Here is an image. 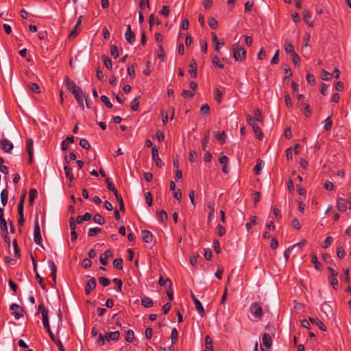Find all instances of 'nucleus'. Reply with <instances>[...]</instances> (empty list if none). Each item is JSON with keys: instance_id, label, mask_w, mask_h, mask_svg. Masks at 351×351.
<instances>
[{"instance_id": "1", "label": "nucleus", "mask_w": 351, "mask_h": 351, "mask_svg": "<svg viewBox=\"0 0 351 351\" xmlns=\"http://www.w3.org/2000/svg\"><path fill=\"white\" fill-rule=\"evenodd\" d=\"M38 310L42 314L43 326H44L45 328L46 329L47 332H48L51 339L56 344V346H58L60 351H65L60 340L56 341L55 338H54V335L53 334V332L51 330L50 326H49V321L48 310L45 308L43 303H41L38 306Z\"/></svg>"}, {"instance_id": "2", "label": "nucleus", "mask_w": 351, "mask_h": 351, "mask_svg": "<svg viewBox=\"0 0 351 351\" xmlns=\"http://www.w3.org/2000/svg\"><path fill=\"white\" fill-rule=\"evenodd\" d=\"M233 56L236 61H243L246 58V51L243 47H240L238 43H235L233 47Z\"/></svg>"}, {"instance_id": "3", "label": "nucleus", "mask_w": 351, "mask_h": 351, "mask_svg": "<svg viewBox=\"0 0 351 351\" xmlns=\"http://www.w3.org/2000/svg\"><path fill=\"white\" fill-rule=\"evenodd\" d=\"M250 312L252 314L258 319H261L263 317V309L260 304L254 302L250 306Z\"/></svg>"}, {"instance_id": "4", "label": "nucleus", "mask_w": 351, "mask_h": 351, "mask_svg": "<svg viewBox=\"0 0 351 351\" xmlns=\"http://www.w3.org/2000/svg\"><path fill=\"white\" fill-rule=\"evenodd\" d=\"M10 310L12 311V315L16 319H19L23 316L24 309L16 304H12L10 306Z\"/></svg>"}, {"instance_id": "5", "label": "nucleus", "mask_w": 351, "mask_h": 351, "mask_svg": "<svg viewBox=\"0 0 351 351\" xmlns=\"http://www.w3.org/2000/svg\"><path fill=\"white\" fill-rule=\"evenodd\" d=\"M34 240L37 245H42V237L40 234V230L38 220H36L35 221V226L34 229Z\"/></svg>"}, {"instance_id": "6", "label": "nucleus", "mask_w": 351, "mask_h": 351, "mask_svg": "<svg viewBox=\"0 0 351 351\" xmlns=\"http://www.w3.org/2000/svg\"><path fill=\"white\" fill-rule=\"evenodd\" d=\"M13 147L12 143L6 138H3L0 141V148L5 153H10Z\"/></svg>"}, {"instance_id": "7", "label": "nucleus", "mask_w": 351, "mask_h": 351, "mask_svg": "<svg viewBox=\"0 0 351 351\" xmlns=\"http://www.w3.org/2000/svg\"><path fill=\"white\" fill-rule=\"evenodd\" d=\"M64 84L68 90H71L73 93L77 91V89H80L79 86H77L75 82L71 80L68 76H65L64 78Z\"/></svg>"}, {"instance_id": "8", "label": "nucleus", "mask_w": 351, "mask_h": 351, "mask_svg": "<svg viewBox=\"0 0 351 351\" xmlns=\"http://www.w3.org/2000/svg\"><path fill=\"white\" fill-rule=\"evenodd\" d=\"M304 21L310 27L314 26V21L312 19L311 12L308 10H304L302 12Z\"/></svg>"}, {"instance_id": "9", "label": "nucleus", "mask_w": 351, "mask_h": 351, "mask_svg": "<svg viewBox=\"0 0 351 351\" xmlns=\"http://www.w3.org/2000/svg\"><path fill=\"white\" fill-rule=\"evenodd\" d=\"M73 94L77 104H79L80 107L81 108V109L84 110V101H83L84 93H83L82 90L81 88L77 89V91L73 93Z\"/></svg>"}, {"instance_id": "10", "label": "nucleus", "mask_w": 351, "mask_h": 351, "mask_svg": "<svg viewBox=\"0 0 351 351\" xmlns=\"http://www.w3.org/2000/svg\"><path fill=\"white\" fill-rule=\"evenodd\" d=\"M348 202L346 199L338 197L337 198V208L339 212L344 213L347 210Z\"/></svg>"}, {"instance_id": "11", "label": "nucleus", "mask_w": 351, "mask_h": 351, "mask_svg": "<svg viewBox=\"0 0 351 351\" xmlns=\"http://www.w3.org/2000/svg\"><path fill=\"white\" fill-rule=\"evenodd\" d=\"M152 159L156 162V165L158 167H161L162 165V160L158 156V150L156 146H153L152 149Z\"/></svg>"}, {"instance_id": "12", "label": "nucleus", "mask_w": 351, "mask_h": 351, "mask_svg": "<svg viewBox=\"0 0 351 351\" xmlns=\"http://www.w3.org/2000/svg\"><path fill=\"white\" fill-rule=\"evenodd\" d=\"M125 38L126 40L130 44H133L135 41V34L133 32H132L131 27L130 25H128L127 27V29L125 34Z\"/></svg>"}, {"instance_id": "13", "label": "nucleus", "mask_w": 351, "mask_h": 351, "mask_svg": "<svg viewBox=\"0 0 351 351\" xmlns=\"http://www.w3.org/2000/svg\"><path fill=\"white\" fill-rule=\"evenodd\" d=\"M96 287V280L94 278L88 280L85 286V293L89 295Z\"/></svg>"}, {"instance_id": "14", "label": "nucleus", "mask_w": 351, "mask_h": 351, "mask_svg": "<svg viewBox=\"0 0 351 351\" xmlns=\"http://www.w3.org/2000/svg\"><path fill=\"white\" fill-rule=\"evenodd\" d=\"M112 256V252L110 250H106L104 254L100 256V263L103 265H108V259Z\"/></svg>"}, {"instance_id": "15", "label": "nucleus", "mask_w": 351, "mask_h": 351, "mask_svg": "<svg viewBox=\"0 0 351 351\" xmlns=\"http://www.w3.org/2000/svg\"><path fill=\"white\" fill-rule=\"evenodd\" d=\"M189 68L190 69L189 70V73L191 75V77L192 78L197 77V63L194 59H192L191 60Z\"/></svg>"}, {"instance_id": "16", "label": "nucleus", "mask_w": 351, "mask_h": 351, "mask_svg": "<svg viewBox=\"0 0 351 351\" xmlns=\"http://www.w3.org/2000/svg\"><path fill=\"white\" fill-rule=\"evenodd\" d=\"M120 333L119 331H114L107 332L105 335V339L107 341L110 340L117 341L119 339Z\"/></svg>"}, {"instance_id": "17", "label": "nucleus", "mask_w": 351, "mask_h": 351, "mask_svg": "<svg viewBox=\"0 0 351 351\" xmlns=\"http://www.w3.org/2000/svg\"><path fill=\"white\" fill-rule=\"evenodd\" d=\"M142 239L144 242L147 243H150L153 239V235L149 230H145L142 231L141 233Z\"/></svg>"}, {"instance_id": "18", "label": "nucleus", "mask_w": 351, "mask_h": 351, "mask_svg": "<svg viewBox=\"0 0 351 351\" xmlns=\"http://www.w3.org/2000/svg\"><path fill=\"white\" fill-rule=\"evenodd\" d=\"M7 222L3 217V209L0 208V229L2 232H6Z\"/></svg>"}, {"instance_id": "19", "label": "nucleus", "mask_w": 351, "mask_h": 351, "mask_svg": "<svg viewBox=\"0 0 351 351\" xmlns=\"http://www.w3.org/2000/svg\"><path fill=\"white\" fill-rule=\"evenodd\" d=\"M310 322L319 327L322 331H326V327L324 324L317 318L309 317Z\"/></svg>"}, {"instance_id": "20", "label": "nucleus", "mask_w": 351, "mask_h": 351, "mask_svg": "<svg viewBox=\"0 0 351 351\" xmlns=\"http://www.w3.org/2000/svg\"><path fill=\"white\" fill-rule=\"evenodd\" d=\"M263 344L267 348H269L272 345V339L269 334L264 333L263 335Z\"/></svg>"}, {"instance_id": "21", "label": "nucleus", "mask_w": 351, "mask_h": 351, "mask_svg": "<svg viewBox=\"0 0 351 351\" xmlns=\"http://www.w3.org/2000/svg\"><path fill=\"white\" fill-rule=\"evenodd\" d=\"M211 36H212V40H213V43L215 44V50L217 51H219V47L223 46L224 43L223 42L219 43L218 41L217 34L215 32H212Z\"/></svg>"}, {"instance_id": "22", "label": "nucleus", "mask_w": 351, "mask_h": 351, "mask_svg": "<svg viewBox=\"0 0 351 351\" xmlns=\"http://www.w3.org/2000/svg\"><path fill=\"white\" fill-rule=\"evenodd\" d=\"M193 302L195 304L196 310L198 311L199 314L202 317H204L205 315V312L202 303L199 302L198 299H195Z\"/></svg>"}, {"instance_id": "23", "label": "nucleus", "mask_w": 351, "mask_h": 351, "mask_svg": "<svg viewBox=\"0 0 351 351\" xmlns=\"http://www.w3.org/2000/svg\"><path fill=\"white\" fill-rule=\"evenodd\" d=\"M25 197H26V193H24L22 195L21 199L19 201V203L18 205L19 215H23L24 202H25Z\"/></svg>"}, {"instance_id": "24", "label": "nucleus", "mask_w": 351, "mask_h": 351, "mask_svg": "<svg viewBox=\"0 0 351 351\" xmlns=\"http://www.w3.org/2000/svg\"><path fill=\"white\" fill-rule=\"evenodd\" d=\"M64 169L66 178L69 180L71 182H73V180H74V176L72 173L71 168L68 165H65L64 167Z\"/></svg>"}, {"instance_id": "25", "label": "nucleus", "mask_w": 351, "mask_h": 351, "mask_svg": "<svg viewBox=\"0 0 351 351\" xmlns=\"http://www.w3.org/2000/svg\"><path fill=\"white\" fill-rule=\"evenodd\" d=\"M92 218V215L89 213H86L82 216H78L76 219V222L78 224L82 223L84 221H89Z\"/></svg>"}, {"instance_id": "26", "label": "nucleus", "mask_w": 351, "mask_h": 351, "mask_svg": "<svg viewBox=\"0 0 351 351\" xmlns=\"http://www.w3.org/2000/svg\"><path fill=\"white\" fill-rule=\"evenodd\" d=\"M285 51L286 53H290L291 55L295 53L293 45L288 40L285 42Z\"/></svg>"}, {"instance_id": "27", "label": "nucleus", "mask_w": 351, "mask_h": 351, "mask_svg": "<svg viewBox=\"0 0 351 351\" xmlns=\"http://www.w3.org/2000/svg\"><path fill=\"white\" fill-rule=\"evenodd\" d=\"M8 191L6 189L2 190L1 192V202L3 206H5L8 203Z\"/></svg>"}, {"instance_id": "28", "label": "nucleus", "mask_w": 351, "mask_h": 351, "mask_svg": "<svg viewBox=\"0 0 351 351\" xmlns=\"http://www.w3.org/2000/svg\"><path fill=\"white\" fill-rule=\"evenodd\" d=\"M158 283L160 286L167 287L168 289L172 287V282L170 279H164L162 276H160L158 280Z\"/></svg>"}, {"instance_id": "29", "label": "nucleus", "mask_w": 351, "mask_h": 351, "mask_svg": "<svg viewBox=\"0 0 351 351\" xmlns=\"http://www.w3.org/2000/svg\"><path fill=\"white\" fill-rule=\"evenodd\" d=\"M106 182L107 184L108 189L109 191H111L112 192H113L114 195L116 194L117 193H118V191L115 188L114 184L112 183V182L110 178H106Z\"/></svg>"}, {"instance_id": "30", "label": "nucleus", "mask_w": 351, "mask_h": 351, "mask_svg": "<svg viewBox=\"0 0 351 351\" xmlns=\"http://www.w3.org/2000/svg\"><path fill=\"white\" fill-rule=\"evenodd\" d=\"M311 256V262L314 264L315 267L317 270H320L322 267V265L317 260V257L315 254H312Z\"/></svg>"}, {"instance_id": "31", "label": "nucleus", "mask_w": 351, "mask_h": 351, "mask_svg": "<svg viewBox=\"0 0 351 351\" xmlns=\"http://www.w3.org/2000/svg\"><path fill=\"white\" fill-rule=\"evenodd\" d=\"M141 304L145 308H149L153 306V301L148 297H143L141 299Z\"/></svg>"}, {"instance_id": "32", "label": "nucleus", "mask_w": 351, "mask_h": 351, "mask_svg": "<svg viewBox=\"0 0 351 351\" xmlns=\"http://www.w3.org/2000/svg\"><path fill=\"white\" fill-rule=\"evenodd\" d=\"M252 130L254 132L255 136L258 140H262L263 138L264 134L262 132L261 129L258 125L254 126L252 128Z\"/></svg>"}, {"instance_id": "33", "label": "nucleus", "mask_w": 351, "mask_h": 351, "mask_svg": "<svg viewBox=\"0 0 351 351\" xmlns=\"http://www.w3.org/2000/svg\"><path fill=\"white\" fill-rule=\"evenodd\" d=\"M258 224V218L256 216H251L250 218V222H247L245 225L246 229L247 231H249L252 225H256Z\"/></svg>"}, {"instance_id": "34", "label": "nucleus", "mask_w": 351, "mask_h": 351, "mask_svg": "<svg viewBox=\"0 0 351 351\" xmlns=\"http://www.w3.org/2000/svg\"><path fill=\"white\" fill-rule=\"evenodd\" d=\"M215 138L220 141L221 144H223L226 141V135L224 132H215Z\"/></svg>"}, {"instance_id": "35", "label": "nucleus", "mask_w": 351, "mask_h": 351, "mask_svg": "<svg viewBox=\"0 0 351 351\" xmlns=\"http://www.w3.org/2000/svg\"><path fill=\"white\" fill-rule=\"evenodd\" d=\"M114 196L116 197V199L117 202L119 204L120 210L121 211H125V207H124V202L122 197L119 194V193H117L114 194Z\"/></svg>"}, {"instance_id": "36", "label": "nucleus", "mask_w": 351, "mask_h": 351, "mask_svg": "<svg viewBox=\"0 0 351 351\" xmlns=\"http://www.w3.org/2000/svg\"><path fill=\"white\" fill-rule=\"evenodd\" d=\"M157 216H158V219L160 221H161L162 222L166 221L168 219V215H167V212L163 210L158 212Z\"/></svg>"}, {"instance_id": "37", "label": "nucleus", "mask_w": 351, "mask_h": 351, "mask_svg": "<svg viewBox=\"0 0 351 351\" xmlns=\"http://www.w3.org/2000/svg\"><path fill=\"white\" fill-rule=\"evenodd\" d=\"M101 232V229L100 228L96 227L90 228L88 232V236L90 237H93L96 234L100 233Z\"/></svg>"}, {"instance_id": "38", "label": "nucleus", "mask_w": 351, "mask_h": 351, "mask_svg": "<svg viewBox=\"0 0 351 351\" xmlns=\"http://www.w3.org/2000/svg\"><path fill=\"white\" fill-rule=\"evenodd\" d=\"M178 332L176 328H173L171 330V340L172 344L176 343L178 341Z\"/></svg>"}, {"instance_id": "39", "label": "nucleus", "mask_w": 351, "mask_h": 351, "mask_svg": "<svg viewBox=\"0 0 351 351\" xmlns=\"http://www.w3.org/2000/svg\"><path fill=\"white\" fill-rule=\"evenodd\" d=\"M254 119L256 121L260 122L261 123H263V117L262 115V112L259 109H256L254 112Z\"/></svg>"}, {"instance_id": "40", "label": "nucleus", "mask_w": 351, "mask_h": 351, "mask_svg": "<svg viewBox=\"0 0 351 351\" xmlns=\"http://www.w3.org/2000/svg\"><path fill=\"white\" fill-rule=\"evenodd\" d=\"M27 152L29 156L32 158V155L33 154V142L32 139L27 140Z\"/></svg>"}, {"instance_id": "41", "label": "nucleus", "mask_w": 351, "mask_h": 351, "mask_svg": "<svg viewBox=\"0 0 351 351\" xmlns=\"http://www.w3.org/2000/svg\"><path fill=\"white\" fill-rule=\"evenodd\" d=\"M262 164L263 161L261 160H258L256 165H255L254 168V172L256 175H258L261 173V169H262Z\"/></svg>"}, {"instance_id": "42", "label": "nucleus", "mask_w": 351, "mask_h": 351, "mask_svg": "<svg viewBox=\"0 0 351 351\" xmlns=\"http://www.w3.org/2000/svg\"><path fill=\"white\" fill-rule=\"evenodd\" d=\"M37 193H38L36 189H30L29 194V201L31 204H33L34 200L35 199V198L37 196Z\"/></svg>"}, {"instance_id": "43", "label": "nucleus", "mask_w": 351, "mask_h": 351, "mask_svg": "<svg viewBox=\"0 0 351 351\" xmlns=\"http://www.w3.org/2000/svg\"><path fill=\"white\" fill-rule=\"evenodd\" d=\"M343 274L342 276V280L346 283L350 282L349 278V269L348 267L343 268Z\"/></svg>"}, {"instance_id": "44", "label": "nucleus", "mask_w": 351, "mask_h": 351, "mask_svg": "<svg viewBox=\"0 0 351 351\" xmlns=\"http://www.w3.org/2000/svg\"><path fill=\"white\" fill-rule=\"evenodd\" d=\"M93 221L95 223H99L100 225H103L105 223L104 218L99 214L95 215V216L93 217Z\"/></svg>"}, {"instance_id": "45", "label": "nucleus", "mask_w": 351, "mask_h": 351, "mask_svg": "<svg viewBox=\"0 0 351 351\" xmlns=\"http://www.w3.org/2000/svg\"><path fill=\"white\" fill-rule=\"evenodd\" d=\"M134 339V332L132 330H128L125 335V341L128 342H132Z\"/></svg>"}, {"instance_id": "46", "label": "nucleus", "mask_w": 351, "mask_h": 351, "mask_svg": "<svg viewBox=\"0 0 351 351\" xmlns=\"http://www.w3.org/2000/svg\"><path fill=\"white\" fill-rule=\"evenodd\" d=\"M223 98V93L219 89H215V99L218 103L220 104Z\"/></svg>"}, {"instance_id": "47", "label": "nucleus", "mask_w": 351, "mask_h": 351, "mask_svg": "<svg viewBox=\"0 0 351 351\" xmlns=\"http://www.w3.org/2000/svg\"><path fill=\"white\" fill-rule=\"evenodd\" d=\"M113 266L117 269H123V260L121 258H116L113 261Z\"/></svg>"}, {"instance_id": "48", "label": "nucleus", "mask_w": 351, "mask_h": 351, "mask_svg": "<svg viewBox=\"0 0 351 351\" xmlns=\"http://www.w3.org/2000/svg\"><path fill=\"white\" fill-rule=\"evenodd\" d=\"M328 280H329L330 283L331 284V285L332 286V287L335 289H337L338 287V285H339V282L337 278V276H330V277H328Z\"/></svg>"}, {"instance_id": "49", "label": "nucleus", "mask_w": 351, "mask_h": 351, "mask_svg": "<svg viewBox=\"0 0 351 351\" xmlns=\"http://www.w3.org/2000/svg\"><path fill=\"white\" fill-rule=\"evenodd\" d=\"M210 132L208 131L202 140V149L206 151L207 144L209 142Z\"/></svg>"}, {"instance_id": "50", "label": "nucleus", "mask_w": 351, "mask_h": 351, "mask_svg": "<svg viewBox=\"0 0 351 351\" xmlns=\"http://www.w3.org/2000/svg\"><path fill=\"white\" fill-rule=\"evenodd\" d=\"M332 121L330 117H329L325 119L324 128L326 131H330L332 128Z\"/></svg>"}, {"instance_id": "51", "label": "nucleus", "mask_w": 351, "mask_h": 351, "mask_svg": "<svg viewBox=\"0 0 351 351\" xmlns=\"http://www.w3.org/2000/svg\"><path fill=\"white\" fill-rule=\"evenodd\" d=\"M101 100L103 103L105 104V105L108 108H112V103L110 102L109 98L106 96V95H102L101 97Z\"/></svg>"}, {"instance_id": "52", "label": "nucleus", "mask_w": 351, "mask_h": 351, "mask_svg": "<svg viewBox=\"0 0 351 351\" xmlns=\"http://www.w3.org/2000/svg\"><path fill=\"white\" fill-rule=\"evenodd\" d=\"M29 88L32 92H34L35 93H40V92L39 86L36 83L29 84Z\"/></svg>"}, {"instance_id": "53", "label": "nucleus", "mask_w": 351, "mask_h": 351, "mask_svg": "<svg viewBox=\"0 0 351 351\" xmlns=\"http://www.w3.org/2000/svg\"><path fill=\"white\" fill-rule=\"evenodd\" d=\"M212 63L215 66L220 69H223L224 67L223 64L220 63L219 59L217 56H215L212 58Z\"/></svg>"}, {"instance_id": "54", "label": "nucleus", "mask_w": 351, "mask_h": 351, "mask_svg": "<svg viewBox=\"0 0 351 351\" xmlns=\"http://www.w3.org/2000/svg\"><path fill=\"white\" fill-rule=\"evenodd\" d=\"M104 64L108 69H112V64L111 60L108 56H104Z\"/></svg>"}, {"instance_id": "55", "label": "nucleus", "mask_w": 351, "mask_h": 351, "mask_svg": "<svg viewBox=\"0 0 351 351\" xmlns=\"http://www.w3.org/2000/svg\"><path fill=\"white\" fill-rule=\"evenodd\" d=\"M80 26V25L77 26V23H75L74 27L73 28V29L71 31V32L69 34V38H74L78 34V33H79L78 29H79Z\"/></svg>"}, {"instance_id": "56", "label": "nucleus", "mask_w": 351, "mask_h": 351, "mask_svg": "<svg viewBox=\"0 0 351 351\" xmlns=\"http://www.w3.org/2000/svg\"><path fill=\"white\" fill-rule=\"evenodd\" d=\"M205 346L207 350H212L213 348L212 339L209 336H206L205 338Z\"/></svg>"}, {"instance_id": "57", "label": "nucleus", "mask_w": 351, "mask_h": 351, "mask_svg": "<svg viewBox=\"0 0 351 351\" xmlns=\"http://www.w3.org/2000/svg\"><path fill=\"white\" fill-rule=\"evenodd\" d=\"M99 282L103 286V287H107L110 285V280L108 279L106 277H99L98 278Z\"/></svg>"}, {"instance_id": "58", "label": "nucleus", "mask_w": 351, "mask_h": 351, "mask_svg": "<svg viewBox=\"0 0 351 351\" xmlns=\"http://www.w3.org/2000/svg\"><path fill=\"white\" fill-rule=\"evenodd\" d=\"M154 23H156L157 25L160 24V22L158 21V19L157 18H156L154 16V15L152 14L149 16V23L150 28H152V27Z\"/></svg>"}, {"instance_id": "59", "label": "nucleus", "mask_w": 351, "mask_h": 351, "mask_svg": "<svg viewBox=\"0 0 351 351\" xmlns=\"http://www.w3.org/2000/svg\"><path fill=\"white\" fill-rule=\"evenodd\" d=\"M208 25L213 29H217L218 25L217 20L214 18H210L208 20Z\"/></svg>"}, {"instance_id": "60", "label": "nucleus", "mask_w": 351, "mask_h": 351, "mask_svg": "<svg viewBox=\"0 0 351 351\" xmlns=\"http://www.w3.org/2000/svg\"><path fill=\"white\" fill-rule=\"evenodd\" d=\"M110 54L114 58H117L119 57V51L117 46L112 45L111 47Z\"/></svg>"}, {"instance_id": "61", "label": "nucleus", "mask_w": 351, "mask_h": 351, "mask_svg": "<svg viewBox=\"0 0 351 351\" xmlns=\"http://www.w3.org/2000/svg\"><path fill=\"white\" fill-rule=\"evenodd\" d=\"M246 121L247 123L253 128L254 126L257 125L255 123L256 120L254 117H252L250 114H247L246 117Z\"/></svg>"}, {"instance_id": "62", "label": "nucleus", "mask_w": 351, "mask_h": 351, "mask_svg": "<svg viewBox=\"0 0 351 351\" xmlns=\"http://www.w3.org/2000/svg\"><path fill=\"white\" fill-rule=\"evenodd\" d=\"M152 200H153L152 194L150 192L146 193H145V201L149 206H151L152 205Z\"/></svg>"}, {"instance_id": "63", "label": "nucleus", "mask_w": 351, "mask_h": 351, "mask_svg": "<svg viewBox=\"0 0 351 351\" xmlns=\"http://www.w3.org/2000/svg\"><path fill=\"white\" fill-rule=\"evenodd\" d=\"M80 145L86 149H88L90 147V145L88 141L86 139H81L80 141Z\"/></svg>"}, {"instance_id": "64", "label": "nucleus", "mask_w": 351, "mask_h": 351, "mask_svg": "<svg viewBox=\"0 0 351 351\" xmlns=\"http://www.w3.org/2000/svg\"><path fill=\"white\" fill-rule=\"evenodd\" d=\"M337 255L339 258H343L346 253L343 247L340 246L337 247Z\"/></svg>"}]
</instances>
